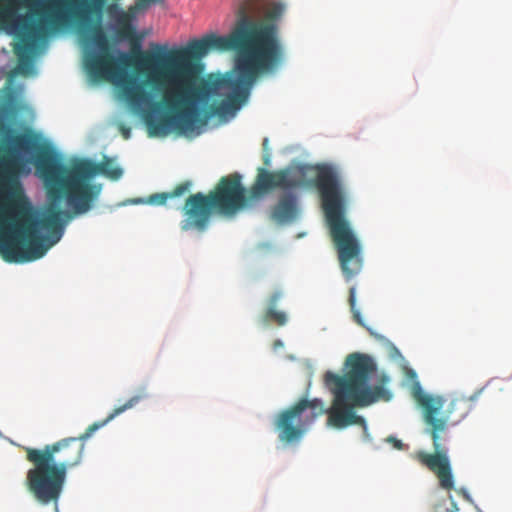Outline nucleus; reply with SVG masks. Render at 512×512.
Instances as JSON below:
<instances>
[{
  "label": "nucleus",
  "mask_w": 512,
  "mask_h": 512,
  "mask_svg": "<svg viewBox=\"0 0 512 512\" xmlns=\"http://www.w3.org/2000/svg\"><path fill=\"white\" fill-rule=\"evenodd\" d=\"M269 162H270V157H269V155H265V156H264V163H265L266 165H269Z\"/></svg>",
  "instance_id": "24"
},
{
  "label": "nucleus",
  "mask_w": 512,
  "mask_h": 512,
  "mask_svg": "<svg viewBox=\"0 0 512 512\" xmlns=\"http://www.w3.org/2000/svg\"><path fill=\"white\" fill-rule=\"evenodd\" d=\"M283 297V292L280 290L274 291L268 299V307L261 317L264 325L275 323L278 326H284L287 323V316L283 311H277V302Z\"/></svg>",
  "instance_id": "12"
},
{
  "label": "nucleus",
  "mask_w": 512,
  "mask_h": 512,
  "mask_svg": "<svg viewBox=\"0 0 512 512\" xmlns=\"http://www.w3.org/2000/svg\"><path fill=\"white\" fill-rule=\"evenodd\" d=\"M284 10V7L280 3H276L273 5L271 10L268 13V17L271 19H276L281 16L282 12Z\"/></svg>",
  "instance_id": "17"
},
{
  "label": "nucleus",
  "mask_w": 512,
  "mask_h": 512,
  "mask_svg": "<svg viewBox=\"0 0 512 512\" xmlns=\"http://www.w3.org/2000/svg\"><path fill=\"white\" fill-rule=\"evenodd\" d=\"M144 33L129 39L131 54L117 58L108 51L102 32L94 40L101 53H89L84 65L95 79L113 82L129 106L142 113L150 136L170 131L193 132L199 105L223 98L209 106L211 115L234 114L245 104L258 77L274 70L283 49L277 26L249 19L245 8L227 36L210 34L184 48L150 44L142 51Z\"/></svg>",
  "instance_id": "1"
},
{
  "label": "nucleus",
  "mask_w": 512,
  "mask_h": 512,
  "mask_svg": "<svg viewBox=\"0 0 512 512\" xmlns=\"http://www.w3.org/2000/svg\"><path fill=\"white\" fill-rule=\"evenodd\" d=\"M345 366L347 371L343 376L330 371L325 373V386L334 395L329 409L326 410L322 400L318 398H302L278 414L275 428L281 442L299 441L323 414H328V424L332 427L342 429L356 424L362 426L367 434L366 421L354 412V408L366 407L379 400L389 401L391 394L383 385H368L371 374L376 371V365L370 356L350 354L346 358Z\"/></svg>",
  "instance_id": "3"
},
{
  "label": "nucleus",
  "mask_w": 512,
  "mask_h": 512,
  "mask_svg": "<svg viewBox=\"0 0 512 512\" xmlns=\"http://www.w3.org/2000/svg\"><path fill=\"white\" fill-rule=\"evenodd\" d=\"M214 212H216V208L209 194L205 195L201 192L191 194L182 207L185 217L181 223L182 230L188 231L195 228L203 231Z\"/></svg>",
  "instance_id": "11"
},
{
  "label": "nucleus",
  "mask_w": 512,
  "mask_h": 512,
  "mask_svg": "<svg viewBox=\"0 0 512 512\" xmlns=\"http://www.w3.org/2000/svg\"><path fill=\"white\" fill-rule=\"evenodd\" d=\"M282 346H283V343H282V341H281V340H279V339H278V340H275V341H274V343H273V348H274V349H278V348H280V347H282Z\"/></svg>",
  "instance_id": "22"
},
{
  "label": "nucleus",
  "mask_w": 512,
  "mask_h": 512,
  "mask_svg": "<svg viewBox=\"0 0 512 512\" xmlns=\"http://www.w3.org/2000/svg\"><path fill=\"white\" fill-rule=\"evenodd\" d=\"M146 393L135 395L113 411L103 421L88 426L78 437H67L42 449L26 447V459L33 466L27 471L28 491L41 504L57 503L66 481L67 471L82 461L86 441L95 431L105 426L116 416L136 406Z\"/></svg>",
  "instance_id": "4"
},
{
  "label": "nucleus",
  "mask_w": 512,
  "mask_h": 512,
  "mask_svg": "<svg viewBox=\"0 0 512 512\" xmlns=\"http://www.w3.org/2000/svg\"><path fill=\"white\" fill-rule=\"evenodd\" d=\"M308 185L306 166H288L275 171L260 167L251 187V194L253 197H261L276 189H282L284 193L270 208V218L278 224H284L294 221L299 212L298 196L294 190Z\"/></svg>",
  "instance_id": "9"
},
{
  "label": "nucleus",
  "mask_w": 512,
  "mask_h": 512,
  "mask_svg": "<svg viewBox=\"0 0 512 512\" xmlns=\"http://www.w3.org/2000/svg\"><path fill=\"white\" fill-rule=\"evenodd\" d=\"M72 218L67 210L47 208L40 218L29 201H13L1 221L0 254L10 263H25L42 258L60 241L66 223Z\"/></svg>",
  "instance_id": "5"
},
{
  "label": "nucleus",
  "mask_w": 512,
  "mask_h": 512,
  "mask_svg": "<svg viewBox=\"0 0 512 512\" xmlns=\"http://www.w3.org/2000/svg\"><path fill=\"white\" fill-rule=\"evenodd\" d=\"M31 153L33 164L39 177L43 180L48 208L60 210L55 206L62 199L76 215L87 213L101 192L100 184L91 180L96 175H103L111 180H119L123 170L113 165L111 158L104 156L99 163L90 159H76L70 166H65L56 151L47 143L40 142L32 134H19L10 143H0V178L8 179L20 166L18 153Z\"/></svg>",
  "instance_id": "2"
},
{
  "label": "nucleus",
  "mask_w": 512,
  "mask_h": 512,
  "mask_svg": "<svg viewBox=\"0 0 512 512\" xmlns=\"http://www.w3.org/2000/svg\"><path fill=\"white\" fill-rule=\"evenodd\" d=\"M416 399L423 409V418L432 438L434 452L418 451L414 458L435 474L442 489L450 491L454 488V477L448 449L444 445L446 432L448 426L458 424L467 416L469 403L464 398H455L445 405L442 397L423 393H418Z\"/></svg>",
  "instance_id": "7"
},
{
  "label": "nucleus",
  "mask_w": 512,
  "mask_h": 512,
  "mask_svg": "<svg viewBox=\"0 0 512 512\" xmlns=\"http://www.w3.org/2000/svg\"><path fill=\"white\" fill-rule=\"evenodd\" d=\"M451 500V507L447 509L448 512H457L459 509L457 507V504L453 500L452 496L449 497Z\"/></svg>",
  "instance_id": "20"
},
{
  "label": "nucleus",
  "mask_w": 512,
  "mask_h": 512,
  "mask_svg": "<svg viewBox=\"0 0 512 512\" xmlns=\"http://www.w3.org/2000/svg\"><path fill=\"white\" fill-rule=\"evenodd\" d=\"M314 185L320 194L342 272L346 280H351L361 271L363 259L360 243L345 219V191L339 172L330 165L317 166Z\"/></svg>",
  "instance_id": "6"
},
{
  "label": "nucleus",
  "mask_w": 512,
  "mask_h": 512,
  "mask_svg": "<svg viewBox=\"0 0 512 512\" xmlns=\"http://www.w3.org/2000/svg\"><path fill=\"white\" fill-rule=\"evenodd\" d=\"M105 0H25L28 16L18 14V0H0V27H64L100 13Z\"/></svg>",
  "instance_id": "8"
},
{
  "label": "nucleus",
  "mask_w": 512,
  "mask_h": 512,
  "mask_svg": "<svg viewBox=\"0 0 512 512\" xmlns=\"http://www.w3.org/2000/svg\"><path fill=\"white\" fill-rule=\"evenodd\" d=\"M209 196L216 208V213L234 215L242 209L247 202L245 188L241 184L238 173L222 177Z\"/></svg>",
  "instance_id": "10"
},
{
  "label": "nucleus",
  "mask_w": 512,
  "mask_h": 512,
  "mask_svg": "<svg viewBox=\"0 0 512 512\" xmlns=\"http://www.w3.org/2000/svg\"><path fill=\"white\" fill-rule=\"evenodd\" d=\"M267 143H268V139L265 138L264 141H263V146L266 147L267 146Z\"/></svg>",
  "instance_id": "25"
},
{
  "label": "nucleus",
  "mask_w": 512,
  "mask_h": 512,
  "mask_svg": "<svg viewBox=\"0 0 512 512\" xmlns=\"http://www.w3.org/2000/svg\"><path fill=\"white\" fill-rule=\"evenodd\" d=\"M117 33L120 38L127 40L133 38L137 34L135 27L126 14H123L119 20Z\"/></svg>",
  "instance_id": "13"
},
{
  "label": "nucleus",
  "mask_w": 512,
  "mask_h": 512,
  "mask_svg": "<svg viewBox=\"0 0 512 512\" xmlns=\"http://www.w3.org/2000/svg\"><path fill=\"white\" fill-rule=\"evenodd\" d=\"M348 301H349L351 312L353 314L354 321L357 324H359L360 326L365 327L370 332V334H373L371 329L366 327V325H365V323L363 321V318L361 316L360 311L356 308V288L354 286L349 289V299H348Z\"/></svg>",
  "instance_id": "14"
},
{
  "label": "nucleus",
  "mask_w": 512,
  "mask_h": 512,
  "mask_svg": "<svg viewBox=\"0 0 512 512\" xmlns=\"http://www.w3.org/2000/svg\"><path fill=\"white\" fill-rule=\"evenodd\" d=\"M386 441L388 443H391L393 445L394 448L398 449V450H401L403 448V443L401 442V440L397 439L396 437L394 436H389Z\"/></svg>",
  "instance_id": "18"
},
{
  "label": "nucleus",
  "mask_w": 512,
  "mask_h": 512,
  "mask_svg": "<svg viewBox=\"0 0 512 512\" xmlns=\"http://www.w3.org/2000/svg\"><path fill=\"white\" fill-rule=\"evenodd\" d=\"M157 2H160V0H137L136 1V6L140 9H145L147 8L150 4L152 3H157Z\"/></svg>",
  "instance_id": "19"
},
{
  "label": "nucleus",
  "mask_w": 512,
  "mask_h": 512,
  "mask_svg": "<svg viewBox=\"0 0 512 512\" xmlns=\"http://www.w3.org/2000/svg\"><path fill=\"white\" fill-rule=\"evenodd\" d=\"M169 198H170V195L168 192L156 193V194L149 196L147 202L150 204H153V205H163L166 203L167 199H169Z\"/></svg>",
  "instance_id": "16"
},
{
  "label": "nucleus",
  "mask_w": 512,
  "mask_h": 512,
  "mask_svg": "<svg viewBox=\"0 0 512 512\" xmlns=\"http://www.w3.org/2000/svg\"><path fill=\"white\" fill-rule=\"evenodd\" d=\"M122 133L126 139L129 138L130 130L128 128H122Z\"/></svg>",
  "instance_id": "23"
},
{
  "label": "nucleus",
  "mask_w": 512,
  "mask_h": 512,
  "mask_svg": "<svg viewBox=\"0 0 512 512\" xmlns=\"http://www.w3.org/2000/svg\"><path fill=\"white\" fill-rule=\"evenodd\" d=\"M458 494L461 495L464 499L470 500V495L465 489H463V488L459 489Z\"/></svg>",
  "instance_id": "21"
},
{
  "label": "nucleus",
  "mask_w": 512,
  "mask_h": 512,
  "mask_svg": "<svg viewBox=\"0 0 512 512\" xmlns=\"http://www.w3.org/2000/svg\"><path fill=\"white\" fill-rule=\"evenodd\" d=\"M191 183L189 181L182 182L178 184L171 192H168L170 198L179 197L184 193L188 192L190 189Z\"/></svg>",
  "instance_id": "15"
}]
</instances>
